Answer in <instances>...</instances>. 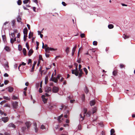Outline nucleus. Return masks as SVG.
<instances>
[{
    "instance_id": "nucleus-1",
    "label": "nucleus",
    "mask_w": 135,
    "mask_h": 135,
    "mask_svg": "<svg viewBox=\"0 0 135 135\" xmlns=\"http://www.w3.org/2000/svg\"><path fill=\"white\" fill-rule=\"evenodd\" d=\"M84 113H83V114L84 115V116L83 117L82 116L81 114H80V119H79L80 121H82L84 119V116L85 115V114H86V113L87 112V109L86 108H84L83 109Z\"/></svg>"
},
{
    "instance_id": "nucleus-2",
    "label": "nucleus",
    "mask_w": 135,
    "mask_h": 135,
    "mask_svg": "<svg viewBox=\"0 0 135 135\" xmlns=\"http://www.w3.org/2000/svg\"><path fill=\"white\" fill-rule=\"evenodd\" d=\"M57 50V49H54L52 48L47 47L46 48H45V51L47 53H49L50 50L55 51Z\"/></svg>"
},
{
    "instance_id": "nucleus-3",
    "label": "nucleus",
    "mask_w": 135,
    "mask_h": 135,
    "mask_svg": "<svg viewBox=\"0 0 135 135\" xmlns=\"http://www.w3.org/2000/svg\"><path fill=\"white\" fill-rule=\"evenodd\" d=\"M12 105L14 109H16L18 107V103L17 102H13L12 103Z\"/></svg>"
},
{
    "instance_id": "nucleus-4",
    "label": "nucleus",
    "mask_w": 135,
    "mask_h": 135,
    "mask_svg": "<svg viewBox=\"0 0 135 135\" xmlns=\"http://www.w3.org/2000/svg\"><path fill=\"white\" fill-rule=\"evenodd\" d=\"M59 90V89L58 87L54 86L52 88V91L54 93H56Z\"/></svg>"
},
{
    "instance_id": "nucleus-5",
    "label": "nucleus",
    "mask_w": 135,
    "mask_h": 135,
    "mask_svg": "<svg viewBox=\"0 0 135 135\" xmlns=\"http://www.w3.org/2000/svg\"><path fill=\"white\" fill-rule=\"evenodd\" d=\"M72 73L74 74L76 76L78 75L79 72L78 71H76L75 70H73L71 71Z\"/></svg>"
},
{
    "instance_id": "nucleus-6",
    "label": "nucleus",
    "mask_w": 135,
    "mask_h": 135,
    "mask_svg": "<svg viewBox=\"0 0 135 135\" xmlns=\"http://www.w3.org/2000/svg\"><path fill=\"white\" fill-rule=\"evenodd\" d=\"M1 120L4 123H5L8 121L9 118L8 117H2V118Z\"/></svg>"
},
{
    "instance_id": "nucleus-7",
    "label": "nucleus",
    "mask_w": 135,
    "mask_h": 135,
    "mask_svg": "<svg viewBox=\"0 0 135 135\" xmlns=\"http://www.w3.org/2000/svg\"><path fill=\"white\" fill-rule=\"evenodd\" d=\"M41 97L44 103H46L47 101V98H45V96L44 95H42V96Z\"/></svg>"
},
{
    "instance_id": "nucleus-8",
    "label": "nucleus",
    "mask_w": 135,
    "mask_h": 135,
    "mask_svg": "<svg viewBox=\"0 0 135 135\" xmlns=\"http://www.w3.org/2000/svg\"><path fill=\"white\" fill-rule=\"evenodd\" d=\"M25 124L27 127V129H28L31 125L30 122H26L25 123Z\"/></svg>"
},
{
    "instance_id": "nucleus-9",
    "label": "nucleus",
    "mask_w": 135,
    "mask_h": 135,
    "mask_svg": "<svg viewBox=\"0 0 135 135\" xmlns=\"http://www.w3.org/2000/svg\"><path fill=\"white\" fill-rule=\"evenodd\" d=\"M76 45L73 48L72 51L71 55L72 56H73L74 55V52L75 51V49L76 48Z\"/></svg>"
},
{
    "instance_id": "nucleus-10",
    "label": "nucleus",
    "mask_w": 135,
    "mask_h": 135,
    "mask_svg": "<svg viewBox=\"0 0 135 135\" xmlns=\"http://www.w3.org/2000/svg\"><path fill=\"white\" fill-rule=\"evenodd\" d=\"M45 92L47 93H49L51 92V89L50 87H47L45 89Z\"/></svg>"
},
{
    "instance_id": "nucleus-11",
    "label": "nucleus",
    "mask_w": 135,
    "mask_h": 135,
    "mask_svg": "<svg viewBox=\"0 0 135 135\" xmlns=\"http://www.w3.org/2000/svg\"><path fill=\"white\" fill-rule=\"evenodd\" d=\"M27 129H28L26 127H22L21 129V132H22L24 134L25 131Z\"/></svg>"
},
{
    "instance_id": "nucleus-12",
    "label": "nucleus",
    "mask_w": 135,
    "mask_h": 135,
    "mask_svg": "<svg viewBox=\"0 0 135 135\" xmlns=\"http://www.w3.org/2000/svg\"><path fill=\"white\" fill-rule=\"evenodd\" d=\"M33 126H34V128L35 129V132L37 133L38 131V129L37 128V124L35 122H34L33 123Z\"/></svg>"
},
{
    "instance_id": "nucleus-13",
    "label": "nucleus",
    "mask_w": 135,
    "mask_h": 135,
    "mask_svg": "<svg viewBox=\"0 0 135 135\" xmlns=\"http://www.w3.org/2000/svg\"><path fill=\"white\" fill-rule=\"evenodd\" d=\"M10 37L11 38L10 42L11 43L13 44L14 42L16 41V37H15L14 38H11V36H10Z\"/></svg>"
},
{
    "instance_id": "nucleus-14",
    "label": "nucleus",
    "mask_w": 135,
    "mask_h": 135,
    "mask_svg": "<svg viewBox=\"0 0 135 135\" xmlns=\"http://www.w3.org/2000/svg\"><path fill=\"white\" fill-rule=\"evenodd\" d=\"M95 100H92L90 102V104L91 106H92L95 105Z\"/></svg>"
},
{
    "instance_id": "nucleus-15",
    "label": "nucleus",
    "mask_w": 135,
    "mask_h": 135,
    "mask_svg": "<svg viewBox=\"0 0 135 135\" xmlns=\"http://www.w3.org/2000/svg\"><path fill=\"white\" fill-rule=\"evenodd\" d=\"M18 98V95H12V99L13 100H16Z\"/></svg>"
},
{
    "instance_id": "nucleus-16",
    "label": "nucleus",
    "mask_w": 135,
    "mask_h": 135,
    "mask_svg": "<svg viewBox=\"0 0 135 135\" xmlns=\"http://www.w3.org/2000/svg\"><path fill=\"white\" fill-rule=\"evenodd\" d=\"M8 91L9 92L11 93L12 92L13 90V88L11 86L8 87Z\"/></svg>"
},
{
    "instance_id": "nucleus-17",
    "label": "nucleus",
    "mask_w": 135,
    "mask_h": 135,
    "mask_svg": "<svg viewBox=\"0 0 135 135\" xmlns=\"http://www.w3.org/2000/svg\"><path fill=\"white\" fill-rule=\"evenodd\" d=\"M33 52V51L32 49H30L29 50L28 55L29 56H30Z\"/></svg>"
},
{
    "instance_id": "nucleus-18",
    "label": "nucleus",
    "mask_w": 135,
    "mask_h": 135,
    "mask_svg": "<svg viewBox=\"0 0 135 135\" xmlns=\"http://www.w3.org/2000/svg\"><path fill=\"white\" fill-rule=\"evenodd\" d=\"M23 32L25 35H27V30L26 27L23 29Z\"/></svg>"
},
{
    "instance_id": "nucleus-19",
    "label": "nucleus",
    "mask_w": 135,
    "mask_h": 135,
    "mask_svg": "<svg viewBox=\"0 0 135 135\" xmlns=\"http://www.w3.org/2000/svg\"><path fill=\"white\" fill-rule=\"evenodd\" d=\"M8 126L9 127H12L13 128H15V126L12 123H11L8 125Z\"/></svg>"
},
{
    "instance_id": "nucleus-20",
    "label": "nucleus",
    "mask_w": 135,
    "mask_h": 135,
    "mask_svg": "<svg viewBox=\"0 0 135 135\" xmlns=\"http://www.w3.org/2000/svg\"><path fill=\"white\" fill-rule=\"evenodd\" d=\"M70 48L69 47H66L65 50V51L67 55H68L69 52Z\"/></svg>"
},
{
    "instance_id": "nucleus-21",
    "label": "nucleus",
    "mask_w": 135,
    "mask_h": 135,
    "mask_svg": "<svg viewBox=\"0 0 135 135\" xmlns=\"http://www.w3.org/2000/svg\"><path fill=\"white\" fill-rule=\"evenodd\" d=\"M4 49L7 51L9 52L10 50L9 47L7 46H5L4 48Z\"/></svg>"
},
{
    "instance_id": "nucleus-22",
    "label": "nucleus",
    "mask_w": 135,
    "mask_h": 135,
    "mask_svg": "<svg viewBox=\"0 0 135 135\" xmlns=\"http://www.w3.org/2000/svg\"><path fill=\"white\" fill-rule=\"evenodd\" d=\"M51 79L52 81H54L55 83H56L58 81V79L57 78H54L52 79Z\"/></svg>"
},
{
    "instance_id": "nucleus-23",
    "label": "nucleus",
    "mask_w": 135,
    "mask_h": 135,
    "mask_svg": "<svg viewBox=\"0 0 135 135\" xmlns=\"http://www.w3.org/2000/svg\"><path fill=\"white\" fill-rule=\"evenodd\" d=\"M115 132V131L113 129H112L110 130V135H115L114 133Z\"/></svg>"
},
{
    "instance_id": "nucleus-24",
    "label": "nucleus",
    "mask_w": 135,
    "mask_h": 135,
    "mask_svg": "<svg viewBox=\"0 0 135 135\" xmlns=\"http://www.w3.org/2000/svg\"><path fill=\"white\" fill-rule=\"evenodd\" d=\"M62 116H63V115L62 114L58 117L57 118V120L60 123L61 122V120H60V119L62 117Z\"/></svg>"
},
{
    "instance_id": "nucleus-25",
    "label": "nucleus",
    "mask_w": 135,
    "mask_h": 135,
    "mask_svg": "<svg viewBox=\"0 0 135 135\" xmlns=\"http://www.w3.org/2000/svg\"><path fill=\"white\" fill-rule=\"evenodd\" d=\"M62 116H63V115L62 114L58 117L57 118V120L60 123L61 122V120H60V119L62 117Z\"/></svg>"
},
{
    "instance_id": "nucleus-26",
    "label": "nucleus",
    "mask_w": 135,
    "mask_h": 135,
    "mask_svg": "<svg viewBox=\"0 0 135 135\" xmlns=\"http://www.w3.org/2000/svg\"><path fill=\"white\" fill-rule=\"evenodd\" d=\"M97 110V108L96 107H94L92 110V113L93 114L96 112Z\"/></svg>"
},
{
    "instance_id": "nucleus-27",
    "label": "nucleus",
    "mask_w": 135,
    "mask_h": 135,
    "mask_svg": "<svg viewBox=\"0 0 135 135\" xmlns=\"http://www.w3.org/2000/svg\"><path fill=\"white\" fill-rule=\"evenodd\" d=\"M2 39L4 42H5L6 41V38L5 35H2Z\"/></svg>"
},
{
    "instance_id": "nucleus-28",
    "label": "nucleus",
    "mask_w": 135,
    "mask_h": 135,
    "mask_svg": "<svg viewBox=\"0 0 135 135\" xmlns=\"http://www.w3.org/2000/svg\"><path fill=\"white\" fill-rule=\"evenodd\" d=\"M91 114V111L88 112L86 114V116L87 117H90Z\"/></svg>"
},
{
    "instance_id": "nucleus-29",
    "label": "nucleus",
    "mask_w": 135,
    "mask_h": 135,
    "mask_svg": "<svg viewBox=\"0 0 135 135\" xmlns=\"http://www.w3.org/2000/svg\"><path fill=\"white\" fill-rule=\"evenodd\" d=\"M23 52L24 56L26 55V50L25 48H23Z\"/></svg>"
},
{
    "instance_id": "nucleus-30",
    "label": "nucleus",
    "mask_w": 135,
    "mask_h": 135,
    "mask_svg": "<svg viewBox=\"0 0 135 135\" xmlns=\"http://www.w3.org/2000/svg\"><path fill=\"white\" fill-rule=\"evenodd\" d=\"M36 64V63H34L32 66V69L31 70V72H33L34 71V69L35 68V65Z\"/></svg>"
},
{
    "instance_id": "nucleus-31",
    "label": "nucleus",
    "mask_w": 135,
    "mask_h": 135,
    "mask_svg": "<svg viewBox=\"0 0 135 135\" xmlns=\"http://www.w3.org/2000/svg\"><path fill=\"white\" fill-rule=\"evenodd\" d=\"M108 27L109 29H112L114 27V26L112 24H110L108 25Z\"/></svg>"
},
{
    "instance_id": "nucleus-32",
    "label": "nucleus",
    "mask_w": 135,
    "mask_h": 135,
    "mask_svg": "<svg viewBox=\"0 0 135 135\" xmlns=\"http://www.w3.org/2000/svg\"><path fill=\"white\" fill-rule=\"evenodd\" d=\"M21 18L20 17L19 15L18 17L17 18V22H21Z\"/></svg>"
},
{
    "instance_id": "nucleus-33",
    "label": "nucleus",
    "mask_w": 135,
    "mask_h": 135,
    "mask_svg": "<svg viewBox=\"0 0 135 135\" xmlns=\"http://www.w3.org/2000/svg\"><path fill=\"white\" fill-rule=\"evenodd\" d=\"M84 91L87 94L89 92V90L87 88L86 86H85V88L84 89Z\"/></svg>"
},
{
    "instance_id": "nucleus-34",
    "label": "nucleus",
    "mask_w": 135,
    "mask_h": 135,
    "mask_svg": "<svg viewBox=\"0 0 135 135\" xmlns=\"http://www.w3.org/2000/svg\"><path fill=\"white\" fill-rule=\"evenodd\" d=\"M123 37L124 38V39H126L127 38H128L129 37V36H127L126 35L124 34V35L123 36Z\"/></svg>"
},
{
    "instance_id": "nucleus-35",
    "label": "nucleus",
    "mask_w": 135,
    "mask_h": 135,
    "mask_svg": "<svg viewBox=\"0 0 135 135\" xmlns=\"http://www.w3.org/2000/svg\"><path fill=\"white\" fill-rule=\"evenodd\" d=\"M83 70L85 72L86 75H87L88 73V72L86 69V68H84L83 69Z\"/></svg>"
},
{
    "instance_id": "nucleus-36",
    "label": "nucleus",
    "mask_w": 135,
    "mask_h": 135,
    "mask_svg": "<svg viewBox=\"0 0 135 135\" xmlns=\"http://www.w3.org/2000/svg\"><path fill=\"white\" fill-rule=\"evenodd\" d=\"M17 4L19 5H20L21 4L22 1L21 0H18L17 2Z\"/></svg>"
},
{
    "instance_id": "nucleus-37",
    "label": "nucleus",
    "mask_w": 135,
    "mask_h": 135,
    "mask_svg": "<svg viewBox=\"0 0 135 135\" xmlns=\"http://www.w3.org/2000/svg\"><path fill=\"white\" fill-rule=\"evenodd\" d=\"M4 107H8L9 108H10V105L9 104H5Z\"/></svg>"
},
{
    "instance_id": "nucleus-38",
    "label": "nucleus",
    "mask_w": 135,
    "mask_h": 135,
    "mask_svg": "<svg viewBox=\"0 0 135 135\" xmlns=\"http://www.w3.org/2000/svg\"><path fill=\"white\" fill-rule=\"evenodd\" d=\"M4 98L7 100H10L11 99V98L7 97H4Z\"/></svg>"
},
{
    "instance_id": "nucleus-39",
    "label": "nucleus",
    "mask_w": 135,
    "mask_h": 135,
    "mask_svg": "<svg viewBox=\"0 0 135 135\" xmlns=\"http://www.w3.org/2000/svg\"><path fill=\"white\" fill-rule=\"evenodd\" d=\"M29 0H24L23 1V2L24 4H26L29 1Z\"/></svg>"
},
{
    "instance_id": "nucleus-40",
    "label": "nucleus",
    "mask_w": 135,
    "mask_h": 135,
    "mask_svg": "<svg viewBox=\"0 0 135 135\" xmlns=\"http://www.w3.org/2000/svg\"><path fill=\"white\" fill-rule=\"evenodd\" d=\"M117 72L116 71L114 70L113 72V74L114 76H115L117 74Z\"/></svg>"
},
{
    "instance_id": "nucleus-41",
    "label": "nucleus",
    "mask_w": 135,
    "mask_h": 135,
    "mask_svg": "<svg viewBox=\"0 0 135 135\" xmlns=\"http://www.w3.org/2000/svg\"><path fill=\"white\" fill-rule=\"evenodd\" d=\"M11 35L12 36V37H11V38H15V35L14 33H12L11 34Z\"/></svg>"
},
{
    "instance_id": "nucleus-42",
    "label": "nucleus",
    "mask_w": 135,
    "mask_h": 135,
    "mask_svg": "<svg viewBox=\"0 0 135 135\" xmlns=\"http://www.w3.org/2000/svg\"><path fill=\"white\" fill-rule=\"evenodd\" d=\"M81 60V58H78V59L77 60V62L79 63H80Z\"/></svg>"
},
{
    "instance_id": "nucleus-43",
    "label": "nucleus",
    "mask_w": 135,
    "mask_h": 135,
    "mask_svg": "<svg viewBox=\"0 0 135 135\" xmlns=\"http://www.w3.org/2000/svg\"><path fill=\"white\" fill-rule=\"evenodd\" d=\"M97 41H94L93 42V45L96 46L97 45Z\"/></svg>"
},
{
    "instance_id": "nucleus-44",
    "label": "nucleus",
    "mask_w": 135,
    "mask_h": 135,
    "mask_svg": "<svg viewBox=\"0 0 135 135\" xmlns=\"http://www.w3.org/2000/svg\"><path fill=\"white\" fill-rule=\"evenodd\" d=\"M4 67H5L8 68L9 67V66L8 65V63H7L6 64H4Z\"/></svg>"
},
{
    "instance_id": "nucleus-45",
    "label": "nucleus",
    "mask_w": 135,
    "mask_h": 135,
    "mask_svg": "<svg viewBox=\"0 0 135 135\" xmlns=\"http://www.w3.org/2000/svg\"><path fill=\"white\" fill-rule=\"evenodd\" d=\"M75 64L76 66V68L75 70L76 71H78V64H77L75 63Z\"/></svg>"
},
{
    "instance_id": "nucleus-46",
    "label": "nucleus",
    "mask_w": 135,
    "mask_h": 135,
    "mask_svg": "<svg viewBox=\"0 0 135 135\" xmlns=\"http://www.w3.org/2000/svg\"><path fill=\"white\" fill-rule=\"evenodd\" d=\"M85 97L84 95V94H83L82 95V99L83 101H84L85 100Z\"/></svg>"
},
{
    "instance_id": "nucleus-47",
    "label": "nucleus",
    "mask_w": 135,
    "mask_h": 135,
    "mask_svg": "<svg viewBox=\"0 0 135 135\" xmlns=\"http://www.w3.org/2000/svg\"><path fill=\"white\" fill-rule=\"evenodd\" d=\"M9 81L8 80H6L4 81V84L5 85H6L8 83Z\"/></svg>"
},
{
    "instance_id": "nucleus-48",
    "label": "nucleus",
    "mask_w": 135,
    "mask_h": 135,
    "mask_svg": "<svg viewBox=\"0 0 135 135\" xmlns=\"http://www.w3.org/2000/svg\"><path fill=\"white\" fill-rule=\"evenodd\" d=\"M18 50L20 51H21L22 50V48L21 46L20 45H18Z\"/></svg>"
},
{
    "instance_id": "nucleus-49",
    "label": "nucleus",
    "mask_w": 135,
    "mask_h": 135,
    "mask_svg": "<svg viewBox=\"0 0 135 135\" xmlns=\"http://www.w3.org/2000/svg\"><path fill=\"white\" fill-rule=\"evenodd\" d=\"M41 128L42 129H45V127L44 125H42L41 127Z\"/></svg>"
},
{
    "instance_id": "nucleus-50",
    "label": "nucleus",
    "mask_w": 135,
    "mask_h": 135,
    "mask_svg": "<svg viewBox=\"0 0 135 135\" xmlns=\"http://www.w3.org/2000/svg\"><path fill=\"white\" fill-rule=\"evenodd\" d=\"M79 71H80L79 74H83L82 69H81V70H79Z\"/></svg>"
},
{
    "instance_id": "nucleus-51",
    "label": "nucleus",
    "mask_w": 135,
    "mask_h": 135,
    "mask_svg": "<svg viewBox=\"0 0 135 135\" xmlns=\"http://www.w3.org/2000/svg\"><path fill=\"white\" fill-rule=\"evenodd\" d=\"M61 76V75L59 74L57 76V78H57V79H59L60 78V77Z\"/></svg>"
},
{
    "instance_id": "nucleus-52",
    "label": "nucleus",
    "mask_w": 135,
    "mask_h": 135,
    "mask_svg": "<svg viewBox=\"0 0 135 135\" xmlns=\"http://www.w3.org/2000/svg\"><path fill=\"white\" fill-rule=\"evenodd\" d=\"M6 101L5 100L3 101L2 102H1L0 103V104L1 105H2L4 103H5L6 102Z\"/></svg>"
},
{
    "instance_id": "nucleus-53",
    "label": "nucleus",
    "mask_w": 135,
    "mask_h": 135,
    "mask_svg": "<svg viewBox=\"0 0 135 135\" xmlns=\"http://www.w3.org/2000/svg\"><path fill=\"white\" fill-rule=\"evenodd\" d=\"M39 59L40 60H42V57L41 55H40L39 56Z\"/></svg>"
},
{
    "instance_id": "nucleus-54",
    "label": "nucleus",
    "mask_w": 135,
    "mask_h": 135,
    "mask_svg": "<svg viewBox=\"0 0 135 135\" xmlns=\"http://www.w3.org/2000/svg\"><path fill=\"white\" fill-rule=\"evenodd\" d=\"M45 56L47 57H48L50 55L46 53H45Z\"/></svg>"
},
{
    "instance_id": "nucleus-55",
    "label": "nucleus",
    "mask_w": 135,
    "mask_h": 135,
    "mask_svg": "<svg viewBox=\"0 0 135 135\" xmlns=\"http://www.w3.org/2000/svg\"><path fill=\"white\" fill-rule=\"evenodd\" d=\"M62 4L64 6H66V4L64 2H62Z\"/></svg>"
},
{
    "instance_id": "nucleus-56",
    "label": "nucleus",
    "mask_w": 135,
    "mask_h": 135,
    "mask_svg": "<svg viewBox=\"0 0 135 135\" xmlns=\"http://www.w3.org/2000/svg\"><path fill=\"white\" fill-rule=\"evenodd\" d=\"M80 36L81 38H83L85 36V34L84 33H82L81 34Z\"/></svg>"
},
{
    "instance_id": "nucleus-57",
    "label": "nucleus",
    "mask_w": 135,
    "mask_h": 135,
    "mask_svg": "<svg viewBox=\"0 0 135 135\" xmlns=\"http://www.w3.org/2000/svg\"><path fill=\"white\" fill-rule=\"evenodd\" d=\"M78 129L79 130H80L81 129V126L80 125H79L78 126Z\"/></svg>"
},
{
    "instance_id": "nucleus-58",
    "label": "nucleus",
    "mask_w": 135,
    "mask_h": 135,
    "mask_svg": "<svg viewBox=\"0 0 135 135\" xmlns=\"http://www.w3.org/2000/svg\"><path fill=\"white\" fill-rule=\"evenodd\" d=\"M4 76L5 77H8V75L7 73H6L4 74Z\"/></svg>"
},
{
    "instance_id": "nucleus-59",
    "label": "nucleus",
    "mask_w": 135,
    "mask_h": 135,
    "mask_svg": "<svg viewBox=\"0 0 135 135\" xmlns=\"http://www.w3.org/2000/svg\"><path fill=\"white\" fill-rule=\"evenodd\" d=\"M39 91L40 93H42V90L41 88L39 89Z\"/></svg>"
},
{
    "instance_id": "nucleus-60",
    "label": "nucleus",
    "mask_w": 135,
    "mask_h": 135,
    "mask_svg": "<svg viewBox=\"0 0 135 135\" xmlns=\"http://www.w3.org/2000/svg\"><path fill=\"white\" fill-rule=\"evenodd\" d=\"M81 65L80 64H79V68H78L79 70H81Z\"/></svg>"
},
{
    "instance_id": "nucleus-61",
    "label": "nucleus",
    "mask_w": 135,
    "mask_h": 135,
    "mask_svg": "<svg viewBox=\"0 0 135 135\" xmlns=\"http://www.w3.org/2000/svg\"><path fill=\"white\" fill-rule=\"evenodd\" d=\"M27 36H26H26L25 35H24L23 37V40L24 41H25L26 40V37Z\"/></svg>"
},
{
    "instance_id": "nucleus-62",
    "label": "nucleus",
    "mask_w": 135,
    "mask_h": 135,
    "mask_svg": "<svg viewBox=\"0 0 135 135\" xmlns=\"http://www.w3.org/2000/svg\"><path fill=\"white\" fill-rule=\"evenodd\" d=\"M27 27H28V28L29 30L30 29V25L28 24H27Z\"/></svg>"
},
{
    "instance_id": "nucleus-63",
    "label": "nucleus",
    "mask_w": 135,
    "mask_h": 135,
    "mask_svg": "<svg viewBox=\"0 0 135 135\" xmlns=\"http://www.w3.org/2000/svg\"><path fill=\"white\" fill-rule=\"evenodd\" d=\"M31 59H29L28 60V64H30V63H31Z\"/></svg>"
},
{
    "instance_id": "nucleus-64",
    "label": "nucleus",
    "mask_w": 135,
    "mask_h": 135,
    "mask_svg": "<svg viewBox=\"0 0 135 135\" xmlns=\"http://www.w3.org/2000/svg\"><path fill=\"white\" fill-rule=\"evenodd\" d=\"M120 68H123L124 66V65L122 64H120Z\"/></svg>"
}]
</instances>
